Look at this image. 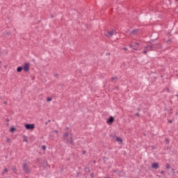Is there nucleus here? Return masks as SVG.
<instances>
[{
  "instance_id": "obj_7",
  "label": "nucleus",
  "mask_w": 178,
  "mask_h": 178,
  "mask_svg": "<svg viewBox=\"0 0 178 178\" xmlns=\"http://www.w3.org/2000/svg\"><path fill=\"white\" fill-rule=\"evenodd\" d=\"M113 117L111 116L109 119L107 120L108 124H112V123H113Z\"/></svg>"
},
{
  "instance_id": "obj_27",
  "label": "nucleus",
  "mask_w": 178,
  "mask_h": 178,
  "mask_svg": "<svg viewBox=\"0 0 178 178\" xmlns=\"http://www.w3.org/2000/svg\"><path fill=\"white\" fill-rule=\"evenodd\" d=\"M130 48H133V45H130Z\"/></svg>"
},
{
  "instance_id": "obj_13",
  "label": "nucleus",
  "mask_w": 178,
  "mask_h": 178,
  "mask_svg": "<svg viewBox=\"0 0 178 178\" xmlns=\"http://www.w3.org/2000/svg\"><path fill=\"white\" fill-rule=\"evenodd\" d=\"M22 70H23V67H18L17 68V72H22Z\"/></svg>"
},
{
  "instance_id": "obj_1",
  "label": "nucleus",
  "mask_w": 178,
  "mask_h": 178,
  "mask_svg": "<svg viewBox=\"0 0 178 178\" xmlns=\"http://www.w3.org/2000/svg\"><path fill=\"white\" fill-rule=\"evenodd\" d=\"M64 140L67 141V144H73V138H72V135L69 134L67 132L64 134Z\"/></svg>"
},
{
  "instance_id": "obj_2",
  "label": "nucleus",
  "mask_w": 178,
  "mask_h": 178,
  "mask_svg": "<svg viewBox=\"0 0 178 178\" xmlns=\"http://www.w3.org/2000/svg\"><path fill=\"white\" fill-rule=\"evenodd\" d=\"M145 49L147 50L143 51V54H146L148 51H154V46L152 44H149L147 47H145Z\"/></svg>"
},
{
  "instance_id": "obj_11",
  "label": "nucleus",
  "mask_w": 178,
  "mask_h": 178,
  "mask_svg": "<svg viewBox=\"0 0 178 178\" xmlns=\"http://www.w3.org/2000/svg\"><path fill=\"white\" fill-rule=\"evenodd\" d=\"M5 173H8V168H5L3 171L1 172V175L3 176Z\"/></svg>"
},
{
  "instance_id": "obj_17",
  "label": "nucleus",
  "mask_w": 178,
  "mask_h": 178,
  "mask_svg": "<svg viewBox=\"0 0 178 178\" xmlns=\"http://www.w3.org/2000/svg\"><path fill=\"white\" fill-rule=\"evenodd\" d=\"M133 49H134V51H138V48L136 47H133Z\"/></svg>"
},
{
  "instance_id": "obj_23",
  "label": "nucleus",
  "mask_w": 178,
  "mask_h": 178,
  "mask_svg": "<svg viewBox=\"0 0 178 178\" xmlns=\"http://www.w3.org/2000/svg\"><path fill=\"white\" fill-rule=\"evenodd\" d=\"M168 122H169V123H172V120H169Z\"/></svg>"
},
{
  "instance_id": "obj_5",
  "label": "nucleus",
  "mask_w": 178,
  "mask_h": 178,
  "mask_svg": "<svg viewBox=\"0 0 178 178\" xmlns=\"http://www.w3.org/2000/svg\"><path fill=\"white\" fill-rule=\"evenodd\" d=\"M115 31L114 30H112V31H109V32H107L106 34H105V35H106V37H108V38H110V37H112V35H113V34H115Z\"/></svg>"
},
{
  "instance_id": "obj_10",
  "label": "nucleus",
  "mask_w": 178,
  "mask_h": 178,
  "mask_svg": "<svg viewBox=\"0 0 178 178\" xmlns=\"http://www.w3.org/2000/svg\"><path fill=\"white\" fill-rule=\"evenodd\" d=\"M138 31H139L138 29H135V30H134V31H132L131 32V34L136 35V34H137V33H138Z\"/></svg>"
},
{
  "instance_id": "obj_3",
  "label": "nucleus",
  "mask_w": 178,
  "mask_h": 178,
  "mask_svg": "<svg viewBox=\"0 0 178 178\" xmlns=\"http://www.w3.org/2000/svg\"><path fill=\"white\" fill-rule=\"evenodd\" d=\"M22 69H24V72H29V70H30V64L25 63Z\"/></svg>"
},
{
  "instance_id": "obj_6",
  "label": "nucleus",
  "mask_w": 178,
  "mask_h": 178,
  "mask_svg": "<svg viewBox=\"0 0 178 178\" xmlns=\"http://www.w3.org/2000/svg\"><path fill=\"white\" fill-rule=\"evenodd\" d=\"M24 172H26V173H29V168L27 167V163H24L23 164V168H22Z\"/></svg>"
},
{
  "instance_id": "obj_21",
  "label": "nucleus",
  "mask_w": 178,
  "mask_h": 178,
  "mask_svg": "<svg viewBox=\"0 0 178 178\" xmlns=\"http://www.w3.org/2000/svg\"><path fill=\"white\" fill-rule=\"evenodd\" d=\"M135 44H136V45H137V46L140 45V44H138V42H136Z\"/></svg>"
},
{
  "instance_id": "obj_20",
  "label": "nucleus",
  "mask_w": 178,
  "mask_h": 178,
  "mask_svg": "<svg viewBox=\"0 0 178 178\" xmlns=\"http://www.w3.org/2000/svg\"><path fill=\"white\" fill-rule=\"evenodd\" d=\"M90 176H91V177H94V173H92V174L90 175Z\"/></svg>"
},
{
  "instance_id": "obj_12",
  "label": "nucleus",
  "mask_w": 178,
  "mask_h": 178,
  "mask_svg": "<svg viewBox=\"0 0 178 178\" xmlns=\"http://www.w3.org/2000/svg\"><path fill=\"white\" fill-rule=\"evenodd\" d=\"M23 140H24L25 143H28V142H29V139L27 138V136H23Z\"/></svg>"
},
{
  "instance_id": "obj_16",
  "label": "nucleus",
  "mask_w": 178,
  "mask_h": 178,
  "mask_svg": "<svg viewBox=\"0 0 178 178\" xmlns=\"http://www.w3.org/2000/svg\"><path fill=\"white\" fill-rule=\"evenodd\" d=\"M6 141H7V143H11V140L9 138H7Z\"/></svg>"
},
{
  "instance_id": "obj_18",
  "label": "nucleus",
  "mask_w": 178,
  "mask_h": 178,
  "mask_svg": "<svg viewBox=\"0 0 178 178\" xmlns=\"http://www.w3.org/2000/svg\"><path fill=\"white\" fill-rule=\"evenodd\" d=\"M42 149H47V147H45V145H43V146H42Z\"/></svg>"
},
{
  "instance_id": "obj_15",
  "label": "nucleus",
  "mask_w": 178,
  "mask_h": 178,
  "mask_svg": "<svg viewBox=\"0 0 178 178\" xmlns=\"http://www.w3.org/2000/svg\"><path fill=\"white\" fill-rule=\"evenodd\" d=\"M47 101H48V102H51V101H52V98L51 97H48L47 99Z\"/></svg>"
},
{
  "instance_id": "obj_8",
  "label": "nucleus",
  "mask_w": 178,
  "mask_h": 178,
  "mask_svg": "<svg viewBox=\"0 0 178 178\" xmlns=\"http://www.w3.org/2000/svg\"><path fill=\"white\" fill-rule=\"evenodd\" d=\"M153 169H158L159 168V164L158 163H154L152 165Z\"/></svg>"
},
{
  "instance_id": "obj_25",
  "label": "nucleus",
  "mask_w": 178,
  "mask_h": 178,
  "mask_svg": "<svg viewBox=\"0 0 178 178\" xmlns=\"http://www.w3.org/2000/svg\"><path fill=\"white\" fill-rule=\"evenodd\" d=\"M6 104H8V102H4V104L6 105Z\"/></svg>"
},
{
  "instance_id": "obj_26",
  "label": "nucleus",
  "mask_w": 178,
  "mask_h": 178,
  "mask_svg": "<svg viewBox=\"0 0 178 178\" xmlns=\"http://www.w3.org/2000/svg\"><path fill=\"white\" fill-rule=\"evenodd\" d=\"M140 115V114H138V113H136V116H139Z\"/></svg>"
},
{
  "instance_id": "obj_9",
  "label": "nucleus",
  "mask_w": 178,
  "mask_h": 178,
  "mask_svg": "<svg viewBox=\"0 0 178 178\" xmlns=\"http://www.w3.org/2000/svg\"><path fill=\"white\" fill-rule=\"evenodd\" d=\"M115 140H116V141H118V143H123V140L121 139L120 137H117V138H115Z\"/></svg>"
},
{
  "instance_id": "obj_4",
  "label": "nucleus",
  "mask_w": 178,
  "mask_h": 178,
  "mask_svg": "<svg viewBox=\"0 0 178 178\" xmlns=\"http://www.w3.org/2000/svg\"><path fill=\"white\" fill-rule=\"evenodd\" d=\"M25 128L26 129V130H33V129H34V124H25Z\"/></svg>"
},
{
  "instance_id": "obj_24",
  "label": "nucleus",
  "mask_w": 178,
  "mask_h": 178,
  "mask_svg": "<svg viewBox=\"0 0 178 178\" xmlns=\"http://www.w3.org/2000/svg\"><path fill=\"white\" fill-rule=\"evenodd\" d=\"M13 130H15V128L11 129V131H13Z\"/></svg>"
},
{
  "instance_id": "obj_14",
  "label": "nucleus",
  "mask_w": 178,
  "mask_h": 178,
  "mask_svg": "<svg viewBox=\"0 0 178 178\" xmlns=\"http://www.w3.org/2000/svg\"><path fill=\"white\" fill-rule=\"evenodd\" d=\"M115 80H118V77L114 76V77H113V78L111 79V81H115Z\"/></svg>"
},
{
  "instance_id": "obj_22",
  "label": "nucleus",
  "mask_w": 178,
  "mask_h": 178,
  "mask_svg": "<svg viewBox=\"0 0 178 178\" xmlns=\"http://www.w3.org/2000/svg\"><path fill=\"white\" fill-rule=\"evenodd\" d=\"M163 173H165V171H162V172H161V175H163Z\"/></svg>"
},
{
  "instance_id": "obj_29",
  "label": "nucleus",
  "mask_w": 178,
  "mask_h": 178,
  "mask_svg": "<svg viewBox=\"0 0 178 178\" xmlns=\"http://www.w3.org/2000/svg\"><path fill=\"white\" fill-rule=\"evenodd\" d=\"M56 133H58V131H55Z\"/></svg>"
},
{
  "instance_id": "obj_19",
  "label": "nucleus",
  "mask_w": 178,
  "mask_h": 178,
  "mask_svg": "<svg viewBox=\"0 0 178 178\" xmlns=\"http://www.w3.org/2000/svg\"><path fill=\"white\" fill-rule=\"evenodd\" d=\"M166 168H167V169H169L170 168V165H169V164H168Z\"/></svg>"
},
{
  "instance_id": "obj_28",
  "label": "nucleus",
  "mask_w": 178,
  "mask_h": 178,
  "mask_svg": "<svg viewBox=\"0 0 178 178\" xmlns=\"http://www.w3.org/2000/svg\"><path fill=\"white\" fill-rule=\"evenodd\" d=\"M16 168H13V170H15Z\"/></svg>"
}]
</instances>
